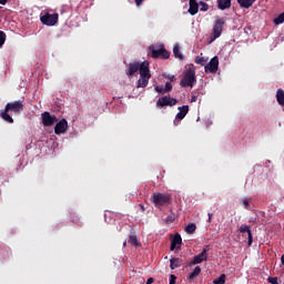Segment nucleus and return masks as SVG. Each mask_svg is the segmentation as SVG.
<instances>
[{"label":"nucleus","mask_w":284,"mask_h":284,"mask_svg":"<svg viewBox=\"0 0 284 284\" xmlns=\"http://www.w3.org/2000/svg\"><path fill=\"white\" fill-rule=\"evenodd\" d=\"M207 252H210V245H206V246L203 247L202 254H203L204 256H207Z\"/></svg>","instance_id":"nucleus-37"},{"label":"nucleus","mask_w":284,"mask_h":284,"mask_svg":"<svg viewBox=\"0 0 284 284\" xmlns=\"http://www.w3.org/2000/svg\"><path fill=\"white\" fill-rule=\"evenodd\" d=\"M4 43H6V32L0 31V48H3Z\"/></svg>","instance_id":"nucleus-31"},{"label":"nucleus","mask_w":284,"mask_h":284,"mask_svg":"<svg viewBox=\"0 0 284 284\" xmlns=\"http://www.w3.org/2000/svg\"><path fill=\"white\" fill-rule=\"evenodd\" d=\"M275 26H281V23H284V12H282L277 18L274 19Z\"/></svg>","instance_id":"nucleus-27"},{"label":"nucleus","mask_w":284,"mask_h":284,"mask_svg":"<svg viewBox=\"0 0 284 284\" xmlns=\"http://www.w3.org/2000/svg\"><path fill=\"white\" fill-rule=\"evenodd\" d=\"M141 68V63L139 62H133L129 64V69H126V74L128 77H134V74H136V72H139Z\"/></svg>","instance_id":"nucleus-15"},{"label":"nucleus","mask_w":284,"mask_h":284,"mask_svg":"<svg viewBox=\"0 0 284 284\" xmlns=\"http://www.w3.org/2000/svg\"><path fill=\"white\" fill-rule=\"evenodd\" d=\"M240 234H247L248 236V246L253 243V236H252V230L250 229V225L242 224L239 229Z\"/></svg>","instance_id":"nucleus-14"},{"label":"nucleus","mask_w":284,"mask_h":284,"mask_svg":"<svg viewBox=\"0 0 284 284\" xmlns=\"http://www.w3.org/2000/svg\"><path fill=\"white\" fill-rule=\"evenodd\" d=\"M219 10H230L232 8V0H217Z\"/></svg>","instance_id":"nucleus-17"},{"label":"nucleus","mask_w":284,"mask_h":284,"mask_svg":"<svg viewBox=\"0 0 284 284\" xmlns=\"http://www.w3.org/2000/svg\"><path fill=\"white\" fill-rule=\"evenodd\" d=\"M8 3V0H0V6H6Z\"/></svg>","instance_id":"nucleus-43"},{"label":"nucleus","mask_w":284,"mask_h":284,"mask_svg":"<svg viewBox=\"0 0 284 284\" xmlns=\"http://www.w3.org/2000/svg\"><path fill=\"white\" fill-rule=\"evenodd\" d=\"M164 92H172V83L171 82L165 83Z\"/></svg>","instance_id":"nucleus-33"},{"label":"nucleus","mask_w":284,"mask_h":284,"mask_svg":"<svg viewBox=\"0 0 284 284\" xmlns=\"http://www.w3.org/2000/svg\"><path fill=\"white\" fill-rule=\"evenodd\" d=\"M154 283V278L153 277H149L148 281H146V284H152Z\"/></svg>","instance_id":"nucleus-42"},{"label":"nucleus","mask_w":284,"mask_h":284,"mask_svg":"<svg viewBox=\"0 0 284 284\" xmlns=\"http://www.w3.org/2000/svg\"><path fill=\"white\" fill-rule=\"evenodd\" d=\"M194 83H196V67L194 64H186L180 85L181 88H193Z\"/></svg>","instance_id":"nucleus-2"},{"label":"nucleus","mask_w":284,"mask_h":284,"mask_svg":"<svg viewBox=\"0 0 284 284\" xmlns=\"http://www.w3.org/2000/svg\"><path fill=\"white\" fill-rule=\"evenodd\" d=\"M242 205H244L245 210H250V200L247 197L242 199Z\"/></svg>","instance_id":"nucleus-32"},{"label":"nucleus","mask_w":284,"mask_h":284,"mask_svg":"<svg viewBox=\"0 0 284 284\" xmlns=\"http://www.w3.org/2000/svg\"><path fill=\"white\" fill-rule=\"evenodd\" d=\"M23 101L21 100L8 102L4 109L0 110L1 120L6 121V123H14V119H12L10 112H13L14 114H21V112H23Z\"/></svg>","instance_id":"nucleus-1"},{"label":"nucleus","mask_w":284,"mask_h":284,"mask_svg":"<svg viewBox=\"0 0 284 284\" xmlns=\"http://www.w3.org/2000/svg\"><path fill=\"white\" fill-rule=\"evenodd\" d=\"M237 3L241 6V8H252L254 3H256V0H237Z\"/></svg>","instance_id":"nucleus-19"},{"label":"nucleus","mask_w":284,"mask_h":284,"mask_svg":"<svg viewBox=\"0 0 284 284\" xmlns=\"http://www.w3.org/2000/svg\"><path fill=\"white\" fill-rule=\"evenodd\" d=\"M57 121V118L54 115H51L50 112L45 111L42 113V124L44 128H51V125L54 124Z\"/></svg>","instance_id":"nucleus-11"},{"label":"nucleus","mask_w":284,"mask_h":284,"mask_svg":"<svg viewBox=\"0 0 284 284\" xmlns=\"http://www.w3.org/2000/svg\"><path fill=\"white\" fill-rule=\"evenodd\" d=\"M141 207H142V210H145V209L143 207V205H142Z\"/></svg>","instance_id":"nucleus-45"},{"label":"nucleus","mask_w":284,"mask_h":284,"mask_svg":"<svg viewBox=\"0 0 284 284\" xmlns=\"http://www.w3.org/2000/svg\"><path fill=\"white\" fill-rule=\"evenodd\" d=\"M169 284H176V275H174V274L170 275V283Z\"/></svg>","instance_id":"nucleus-36"},{"label":"nucleus","mask_w":284,"mask_h":284,"mask_svg":"<svg viewBox=\"0 0 284 284\" xmlns=\"http://www.w3.org/2000/svg\"><path fill=\"white\" fill-rule=\"evenodd\" d=\"M204 70L211 74H216V72H219V57L212 58L210 62L204 67Z\"/></svg>","instance_id":"nucleus-9"},{"label":"nucleus","mask_w":284,"mask_h":284,"mask_svg":"<svg viewBox=\"0 0 284 284\" xmlns=\"http://www.w3.org/2000/svg\"><path fill=\"white\" fill-rule=\"evenodd\" d=\"M150 57L152 59H169L170 58V51L165 49L164 44H159L158 47L151 45L149 47Z\"/></svg>","instance_id":"nucleus-3"},{"label":"nucleus","mask_w":284,"mask_h":284,"mask_svg":"<svg viewBox=\"0 0 284 284\" xmlns=\"http://www.w3.org/2000/svg\"><path fill=\"white\" fill-rule=\"evenodd\" d=\"M281 261H282V265H284V254L282 255Z\"/></svg>","instance_id":"nucleus-44"},{"label":"nucleus","mask_w":284,"mask_h":284,"mask_svg":"<svg viewBox=\"0 0 284 284\" xmlns=\"http://www.w3.org/2000/svg\"><path fill=\"white\" fill-rule=\"evenodd\" d=\"M186 234H194L196 232V224L194 223H189L185 227Z\"/></svg>","instance_id":"nucleus-25"},{"label":"nucleus","mask_w":284,"mask_h":284,"mask_svg":"<svg viewBox=\"0 0 284 284\" xmlns=\"http://www.w3.org/2000/svg\"><path fill=\"white\" fill-rule=\"evenodd\" d=\"M149 83H150V78L140 77V79L136 82V88H148Z\"/></svg>","instance_id":"nucleus-20"},{"label":"nucleus","mask_w":284,"mask_h":284,"mask_svg":"<svg viewBox=\"0 0 284 284\" xmlns=\"http://www.w3.org/2000/svg\"><path fill=\"white\" fill-rule=\"evenodd\" d=\"M199 274H201V266H195L193 272L190 273V275L187 276V280L189 281H194V278H196L199 276Z\"/></svg>","instance_id":"nucleus-22"},{"label":"nucleus","mask_w":284,"mask_h":284,"mask_svg":"<svg viewBox=\"0 0 284 284\" xmlns=\"http://www.w3.org/2000/svg\"><path fill=\"white\" fill-rule=\"evenodd\" d=\"M213 284H225V274H222L220 277L215 278Z\"/></svg>","instance_id":"nucleus-28"},{"label":"nucleus","mask_w":284,"mask_h":284,"mask_svg":"<svg viewBox=\"0 0 284 284\" xmlns=\"http://www.w3.org/2000/svg\"><path fill=\"white\" fill-rule=\"evenodd\" d=\"M170 199H172L170 194H164V193L152 194V202L156 207L158 205H165V203H170Z\"/></svg>","instance_id":"nucleus-6"},{"label":"nucleus","mask_w":284,"mask_h":284,"mask_svg":"<svg viewBox=\"0 0 284 284\" xmlns=\"http://www.w3.org/2000/svg\"><path fill=\"white\" fill-rule=\"evenodd\" d=\"M183 243V239L181 237V234L176 233L171 241V252H174V250H181V245Z\"/></svg>","instance_id":"nucleus-13"},{"label":"nucleus","mask_w":284,"mask_h":284,"mask_svg":"<svg viewBox=\"0 0 284 284\" xmlns=\"http://www.w3.org/2000/svg\"><path fill=\"white\" fill-rule=\"evenodd\" d=\"M68 132V120H60L54 126L55 134H65Z\"/></svg>","instance_id":"nucleus-12"},{"label":"nucleus","mask_w":284,"mask_h":284,"mask_svg":"<svg viewBox=\"0 0 284 284\" xmlns=\"http://www.w3.org/2000/svg\"><path fill=\"white\" fill-rule=\"evenodd\" d=\"M200 6H201L200 8L201 12H207V10H210V6L204 1H200Z\"/></svg>","instance_id":"nucleus-29"},{"label":"nucleus","mask_w":284,"mask_h":284,"mask_svg":"<svg viewBox=\"0 0 284 284\" xmlns=\"http://www.w3.org/2000/svg\"><path fill=\"white\" fill-rule=\"evenodd\" d=\"M203 261H207V255H204V253L201 252L193 257L191 265H199V263H203Z\"/></svg>","instance_id":"nucleus-18"},{"label":"nucleus","mask_w":284,"mask_h":284,"mask_svg":"<svg viewBox=\"0 0 284 284\" xmlns=\"http://www.w3.org/2000/svg\"><path fill=\"white\" fill-rule=\"evenodd\" d=\"M195 63H197V65H204L205 67L206 63H207V58L197 55V57H195Z\"/></svg>","instance_id":"nucleus-26"},{"label":"nucleus","mask_w":284,"mask_h":284,"mask_svg":"<svg viewBox=\"0 0 284 284\" xmlns=\"http://www.w3.org/2000/svg\"><path fill=\"white\" fill-rule=\"evenodd\" d=\"M176 103H179V100L170 95H164L156 101V108H172L173 105H176Z\"/></svg>","instance_id":"nucleus-5"},{"label":"nucleus","mask_w":284,"mask_h":284,"mask_svg":"<svg viewBox=\"0 0 284 284\" xmlns=\"http://www.w3.org/2000/svg\"><path fill=\"white\" fill-rule=\"evenodd\" d=\"M225 26V18H219L215 20L213 30L211 32V42L216 41L221 34H223V27Z\"/></svg>","instance_id":"nucleus-4"},{"label":"nucleus","mask_w":284,"mask_h":284,"mask_svg":"<svg viewBox=\"0 0 284 284\" xmlns=\"http://www.w3.org/2000/svg\"><path fill=\"white\" fill-rule=\"evenodd\" d=\"M143 1L145 0H135V6L139 8L142 6Z\"/></svg>","instance_id":"nucleus-39"},{"label":"nucleus","mask_w":284,"mask_h":284,"mask_svg":"<svg viewBox=\"0 0 284 284\" xmlns=\"http://www.w3.org/2000/svg\"><path fill=\"white\" fill-rule=\"evenodd\" d=\"M41 23H43V26H57V23H59V13H45L44 16H42L40 18Z\"/></svg>","instance_id":"nucleus-7"},{"label":"nucleus","mask_w":284,"mask_h":284,"mask_svg":"<svg viewBox=\"0 0 284 284\" xmlns=\"http://www.w3.org/2000/svg\"><path fill=\"white\" fill-rule=\"evenodd\" d=\"M196 101H199V97L193 93L191 97V103H196Z\"/></svg>","instance_id":"nucleus-38"},{"label":"nucleus","mask_w":284,"mask_h":284,"mask_svg":"<svg viewBox=\"0 0 284 284\" xmlns=\"http://www.w3.org/2000/svg\"><path fill=\"white\" fill-rule=\"evenodd\" d=\"M181 258L179 257H172L170 260V267L171 270H176V267H180Z\"/></svg>","instance_id":"nucleus-23"},{"label":"nucleus","mask_w":284,"mask_h":284,"mask_svg":"<svg viewBox=\"0 0 284 284\" xmlns=\"http://www.w3.org/2000/svg\"><path fill=\"white\" fill-rule=\"evenodd\" d=\"M129 243H131V245H139V239L136 237V235H131L129 237Z\"/></svg>","instance_id":"nucleus-30"},{"label":"nucleus","mask_w":284,"mask_h":284,"mask_svg":"<svg viewBox=\"0 0 284 284\" xmlns=\"http://www.w3.org/2000/svg\"><path fill=\"white\" fill-rule=\"evenodd\" d=\"M179 112L175 115V120L173 121L174 125H179L185 116H187V112H190V105H182L178 108Z\"/></svg>","instance_id":"nucleus-8"},{"label":"nucleus","mask_w":284,"mask_h":284,"mask_svg":"<svg viewBox=\"0 0 284 284\" xmlns=\"http://www.w3.org/2000/svg\"><path fill=\"white\" fill-rule=\"evenodd\" d=\"M267 281L271 284H281V283H278V277H268Z\"/></svg>","instance_id":"nucleus-34"},{"label":"nucleus","mask_w":284,"mask_h":284,"mask_svg":"<svg viewBox=\"0 0 284 284\" xmlns=\"http://www.w3.org/2000/svg\"><path fill=\"white\" fill-rule=\"evenodd\" d=\"M166 79H169V81H176V77L171 75V74H169V75L166 77Z\"/></svg>","instance_id":"nucleus-40"},{"label":"nucleus","mask_w":284,"mask_h":284,"mask_svg":"<svg viewBox=\"0 0 284 284\" xmlns=\"http://www.w3.org/2000/svg\"><path fill=\"white\" fill-rule=\"evenodd\" d=\"M173 54L176 59H180L182 61L183 59V53H181V47L179 44H175L173 48Z\"/></svg>","instance_id":"nucleus-24"},{"label":"nucleus","mask_w":284,"mask_h":284,"mask_svg":"<svg viewBox=\"0 0 284 284\" xmlns=\"http://www.w3.org/2000/svg\"><path fill=\"white\" fill-rule=\"evenodd\" d=\"M207 216H209V223H212V216H214V213H209Z\"/></svg>","instance_id":"nucleus-41"},{"label":"nucleus","mask_w":284,"mask_h":284,"mask_svg":"<svg viewBox=\"0 0 284 284\" xmlns=\"http://www.w3.org/2000/svg\"><path fill=\"white\" fill-rule=\"evenodd\" d=\"M189 13L194 17L199 13V2L196 0H189Z\"/></svg>","instance_id":"nucleus-16"},{"label":"nucleus","mask_w":284,"mask_h":284,"mask_svg":"<svg viewBox=\"0 0 284 284\" xmlns=\"http://www.w3.org/2000/svg\"><path fill=\"white\" fill-rule=\"evenodd\" d=\"M276 100H277V103L282 106H284V91L283 89H278L276 91Z\"/></svg>","instance_id":"nucleus-21"},{"label":"nucleus","mask_w":284,"mask_h":284,"mask_svg":"<svg viewBox=\"0 0 284 284\" xmlns=\"http://www.w3.org/2000/svg\"><path fill=\"white\" fill-rule=\"evenodd\" d=\"M155 92H159V94H165V89L162 87H155Z\"/></svg>","instance_id":"nucleus-35"},{"label":"nucleus","mask_w":284,"mask_h":284,"mask_svg":"<svg viewBox=\"0 0 284 284\" xmlns=\"http://www.w3.org/2000/svg\"><path fill=\"white\" fill-rule=\"evenodd\" d=\"M139 72H140V77L152 79V73H150V62L148 61L141 62Z\"/></svg>","instance_id":"nucleus-10"}]
</instances>
